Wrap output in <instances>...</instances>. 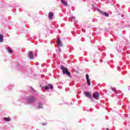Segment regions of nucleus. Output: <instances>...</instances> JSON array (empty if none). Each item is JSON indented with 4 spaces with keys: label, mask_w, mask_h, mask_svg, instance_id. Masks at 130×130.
Wrapping results in <instances>:
<instances>
[{
    "label": "nucleus",
    "mask_w": 130,
    "mask_h": 130,
    "mask_svg": "<svg viewBox=\"0 0 130 130\" xmlns=\"http://www.w3.org/2000/svg\"><path fill=\"white\" fill-rule=\"evenodd\" d=\"M115 92H116V90H115Z\"/></svg>",
    "instance_id": "nucleus-21"
},
{
    "label": "nucleus",
    "mask_w": 130,
    "mask_h": 130,
    "mask_svg": "<svg viewBox=\"0 0 130 130\" xmlns=\"http://www.w3.org/2000/svg\"><path fill=\"white\" fill-rule=\"evenodd\" d=\"M4 40V36L0 35V42H3Z\"/></svg>",
    "instance_id": "nucleus-11"
},
{
    "label": "nucleus",
    "mask_w": 130,
    "mask_h": 130,
    "mask_svg": "<svg viewBox=\"0 0 130 130\" xmlns=\"http://www.w3.org/2000/svg\"><path fill=\"white\" fill-rule=\"evenodd\" d=\"M4 119L6 121H11V118H7V117H4Z\"/></svg>",
    "instance_id": "nucleus-12"
},
{
    "label": "nucleus",
    "mask_w": 130,
    "mask_h": 130,
    "mask_svg": "<svg viewBox=\"0 0 130 130\" xmlns=\"http://www.w3.org/2000/svg\"><path fill=\"white\" fill-rule=\"evenodd\" d=\"M61 2L66 7H68V2L66 1V0H61Z\"/></svg>",
    "instance_id": "nucleus-8"
},
{
    "label": "nucleus",
    "mask_w": 130,
    "mask_h": 130,
    "mask_svg": "<svg viewBox=\"0 0 130 130\" xmlns=\"http://www.w3.org/2000/svg\"><path fill=\"white\" fill-rule=\"evenodd\" d=\"M46 124H47V123H44V124H43V125H46Z\"/></svg>",
    "instance_id": "nucleus-18"
},
{
    "label": "nucleus",
    "mask_w": 130,
    "mask_h": 130,
    "mask_svg": "<svg viewBox=\"0 0 130 130\" xmlns=\"http://www.w3.org/2000/svg\"><path fill=\"white\" fill-rule=\"evenodd\" d=\"M57 44L59 45V46H62V43H61V41L59 39H58L56 42Z\"/></svg>",
    "instance_id": "nucleus-9"
},
{
    "label": "nucleus",
    "mask_w": 130,
    "mask_h": 130,
    "mask_svg": "<svg viewBox=\"0 0 130 130\" xmlns=\"http://www.w3.org/2000/svg\"><path fill=\"white\" fill-rule=\"evenodd\" d=\"M118 69H119V67H118Z\"/></svg>",
    "instance_id": "nucleus-22"
},
{
    "label": "nucleus",
    "mask_w": 130,
    "mask_h": 130,
    "mask_svg": "<svg viewBox=\"0 0 130 130\" xmlns=\"http://www.w3.org/2000/svg\"><path fill=\"white\" fill-rule=\"evenodd\" d=\"M7 49L10 53H12V52H13V50H12L10 47H8Z\"/></svg>",
    "instance_id": "nucleus-13"
},
{
    "label": "nucleus",
    "mask_w": 130,
    "mask_h": 130,
    "mask_svg": "<svg viewBox=\"0 0 130 130\" xmlns=\"http://www.w3.org/2000/svg\"><path fill=\"white\" fill-rule=\"evenodd\" d=\"M100 13H101V14H102V15H103L104 16H105L106 17H109V16L108 13H107L106 12H103L102 11H101Z\"/></svg>",
    "instance_id": "nucleus-10"
},
{
    "label": "nucleus",
    "mask_w": 130,
    "mask_h": 130,
    "mask_svg": "<svg viewBox=\"0 0 130 130\" xmlns=\"http://www.w3.org/2000/svg\"><path fill=\"white\" fill-rule=\"evenodd\" d=\"M107 130H109V129L108 128H107Z\"/></svg>",
    "instance_id": "nucleus-20"
},
{
    "label": "nucleus",
    "mask_w": 130,
    "mask_h": 130,
    "mask_svg": "<svg viewBox=\"0 0 130 130\" xmlns=\"http://www.w3.org/2000/svg\"><path fill=\"white\" fill-rule=\"evenodd\" d=\"M92 96L94 99H95L96 100H99L100 97V95L99 94V93L98 92H94L92 94Z\"/></svg>",
    "instance_id": "nucleus-3"
},
{
    "label": "nucleus",
    "mask_w": 130,
    "mask_h": 130,
    "mask_svg": "<svg viewBox=\"0 0 130 130\" xmlns=\"http://www.w3.org/2000/svg\"><path fill=\"white\" fill-rule=\"evenodd\" d=\"M53 17V13L52 12L49 13L48 14V18L50 19V20H52Z\"/></svg>",
    "instance_id": "nucleus-7"
},
{
    "label": "nucleus",
    "mask_w": 130,
    "mask_h": 130,
    "mask_svg": "<svg viewBox=\"0 0 130 130\" xmlns=\"http://www.w3.org/2000/svg\"><path fill=\"white\" fill-rule=\"evenodd\" d=\"M111 89L113 91L114 90L113 89V88H112V87H111Z\"/></svg>",
    "instance_id": "nucleus-19"
},
{
    "label": "nucleus",
    "mask_w": 130,
    "mask_h": 130,
    "mask_svg": "<svg viewBox=\"0 0 130 130\" xmlns=\"http://www.w3.org/2000/svg\"><path fill=\"white\" fill-rule=\"evenodd\" d=\"M45 90H48L49 89V87L48 86H48H46L45 87Z\"/></svg>",
    "instance_id": "nucleus-15"
},
{
    "label": "nucleus",
    "mask_w": 130,
    "mask_h": 130,
    "mask_svg": "<svg viewBox=\"0 0 130 130\" xmlns=\"http://www.w3.org/2000/svg\"><path fill=\"white\" fill-rule=\"evenodd\" d=\"M49 88H51V90L53 89V86L51 84H48Z\"/></svg>",
    "instance_id": "nucleus-14"
},
{
    "label": "nucleus",
    "mask_w": 130,
    "mask_h": 130,
    "mask_svg": "<svg viewBox=\"0 0 130 130\" xmlns=\"http://www.w3.org/2000/svg\"><path fill=\"white\" fill-rule=\"evenodd\" d=\"M84 95H85L87 98H90L92 100V95H91V93L86 91L84 92Z\"/></svg>",
    "instance_id": "nucleus-5"
},
{
    "label": "nucleus",
    "mask_w": 130,
    "mask_h": 130,
    "mask_svg": "<svg viewBox=\"0 0 130 130\" xmlns=\"http://www.w3.org/2000/svg\"><path fill=\"white\" fill-rule=\"evenodd\" d=\"M35 101H36V99L33 96H29L27 100L28 104H31V103H33V102H35Z\"/></svg>",
    "instance_id": "nucleus-2"
},
{
    "label": "nucleus",
    "mask_w": 130,
    "mask_h": 130,
    "mask_svg": "<svg viewBox=\"0 0 130 130\" xmlns=\"http://www.w3.org/2000/svg\"><path fill=\"white\" fill-rule=\"evenodd\" d=\"M28 56L29 58H33L34 57V54H33V52L29 51L28 52Z\"/></svg>",
    "instance_id": "nucleus-6"
},
{
    "label": "nucleus",
    "mask_w": 130,
    "mask_h": 130,
    "mask_svg": "<svg viewBox=\"0 0 130 130\" xmlns=\"http://www.w3.org/2000/svg\"><path fill=\"white\" fill-rule=\"evenodd\" d=\"M30 89H31V90H32V91H35V90H34V88H33V87H30Z\"/></svg>",
    "instance_id": "nucleus-17"
},
{
    "label": "nucleus",
    "mask_w": 130,
    "mask_h": 130,
    "mask_svg": "<svg viewBox=\"0 0 130 130\" xmlns=\"http://www.w3.org/2000/svg\"><path fill=\"white\" fill-rule=\"evenodd\" d=\"M86 78V82L87 83V84L88 86H91V81L90 80V79H89V75L88 74H86L85 75Z\"/></svg>",
    "instance_id": "nucleus-4"
},
{
    "label": "nucleus",
    "mask_w": 130,
    "mask_h": 130,
    "mask_svg": "<svg viewBox=\"0 0 130 130\" xmlns=\"http://www.w3.org/2000/svg\"><path fill=\"white\" fill-rule=\"evenodd\" d=\"M39 108H42V104H39Z\"/></svg>",
    "instance_id": "nucleus-16"
},
{
    "label": "nucleus",
    "mask_w": 130,
    "mask_h": 130,
    "mask_svg": "<svg viewBox=\"0 0 130 130\" xmlns=\"http://www.w3.org/2000/svg\"><path fill=\"white\" fill-rule=\"evenodd\" d=\"M61 70H62V72L63 75H67L68 77H71V73L68 70V68H65L64 66H61Z\"/></svg>",
    "instance_id": "nucleus-1"
}]
</instances>
